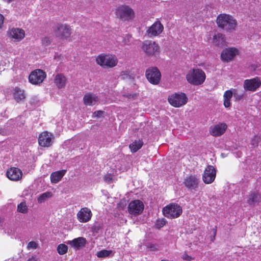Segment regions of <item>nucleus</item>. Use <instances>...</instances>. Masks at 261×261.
<instances>
[{"instance_id": "obj_1", "label": "nucleus", "mask_w": 261, "mask_h": 261, "mask_svg": "<svg viewBox=\"0 0 261 261\" xmlns=\"http://www.w3.org/2000/svg\"><path fill=\"white\" fill-rule=\"evenodd\" d=\"M204 72L200 69H193L189 71L186 75L188 82L193 85L198 86L203 84L205 80Z\"/></svg>"}, {"instance_id": "obj_2", "label": "nucleus", "mask_w": 261, "mask_h": 261, "mask_svg": "<svg viewBox=\"0 0 261 261\" xmlns=\"http://www.w3.org/2000/svg\"><path fill=\"white\" fill-rule=\"evenodd\" d=\"M217 23L219 27L227 31L234 30L237 24V22L233 17L226 14H221L218 16Z\"/></svg>"}, {"instance_id": "obj_3", "label": "nucleus", "mask_w": 261, "mask_h": 261, "mask_svg": "<svg viewBox=\"0 0 261 261\" xmlns=\"http://www.w3.org/2000/svg\"><path fill=\"white\" fill-rule=\"evenodd\" d=\"M96 63L104 68H113L118 63L117 57L111 54H101L96 59Z\"/></svg>"}, {"instance_id": "obj_4", "label": "nucleus", "mask_w": 261, "mask_h": 261, "mask_svg": "<svg viewBox=\"0 0 261 261\" xmlns=\"http://www.w3.org/2000/svg\"><path fill=\"white\" fill-rule=\"evenodd\" d=\"M162 212L166 217L174 219L180 216L182 213V208L178 204L171 203L164 207Z\"/></svg>"}, {"instance_id": "obj_5", "label": "nucleus", "mask_w": 261, "mask_h": 261, "mask_svg": "<svg viewBox=\"0 0 261 261\" xmlns=\"http://www.w3.org/2000/svg\"><path fill=\"white\" fill-rule=\"evenodd\" d=\"M116 14L118 17L123 21L132 20L134 17L133 10L125 5L119 7L116 10Z\"/></svg>"}, {"instance_id": "obj_6", "label": "nucleus", "mask_w": 261, "mask_h": 261, "mask_svg": "<svg viewBox=\"0 0 261 261\" xmlns=\"http://www.w3.org/2000/svg\"><path fill=\"white\" fill-rule=\"evenodd\" d=\"M141 48L148 56H155L160 53V47L158 44L150 40L144 41Z\"/></svg>"}, {"instance_id": "obj_7", "label": "nucleus", "mask_w": 261, "mask_h": 261, "mask_svg": "<svg viewBox=\"0 0 261 261\" xmlns=\"http://www.w3.org/2000/svg\"><path fill=\"white\" fill-rule=\"evenodd\" d=\"M187 97L183 93H175L168 97L169 102L175 107H179L187 102Z\"/></svg>"}, {"instance_id": "obj_8", "label": "nucleus", "mask_w": 261, "mask_h": 261, "mask_svg": "<svg viewBox=\"0 0 261 261\" xmlns=\"http://www.w3.org/2000/svg\"><path fill=\"white\" fill-rule=\"evenodd\" d=\"M145 74L148 81L153 85L158 84L161 80V74L156 67L149 68L146 70Z\"/></svg>"}, {"instance_id": "obj_9", "label": "nucleus", "mask_w": 261, "mask_h": 261, "mask_svg": "<svg viewBox=\"0 0 261 261\" xmlns=\"http://www.w3.org/2000/svg\"><path fill=\"white\" fill-rule=\"evenodd\" d=\"M46 76V73L42 70L36 69L31 72L29 80L33 85H39L43 82Z\"/></svg>"}, {"instance_id": "obj_10", "label": "nucleus", "mask_w": 261, "mask_h": 261, "mask_svg": "<svg viewBox=\"0 0 261 261\" xmlns=\"http://www.w3.org/2000/svg\"><path fill=\"white\" fill-rule=\"evenodd\" d=\"M54 139V135L52 133L45 131L39 135L38 143L42 147H48L53 144Z\"/></svg>"}, {"instance_id": "obj_11", "label": "nucleus", "mask_w": 261, "mask_h": 261, "mask_svg": "<svg viewBox=\"0 0 261 261\" xmlns=\"http://www.w3.org/2000/svg\"><path fill=\"white\" fill-rule=\"evenodd\" d=\"M261 85V81L258 77L251 79L245 80L244 82L243 87L245 91H255Z\"/></svg>"}, {"instance_id": "obj_12", "label": "nucleus", "mask_w": 261, "mask_h": 261, "mask_svg": "<svg viewBox=\"0 0 261 261\" xmlns=\"http://www.w3.org/2000/svg\"><path fill=\"white\" fill-rule=\"evenodd\" d=\"M143 203L139 200H135L131 201L128 206V212L135 216L141 214L144 210Z\"/></svg>"}, {"instance_id": "obj_13", "label": "nucleus", "mask_w": 261, "mask_h": 261, "mask_svg": "<svg viewBox=\"0 0 261 261\" xmlns=\"http://www.w3.org/2000/svg\"><path fill=\"white\" fill-rule=\"evenodd\" d=\"M7 35L15 42L20 41L24 37L25 32L22 29L12 28L8 30Z\"/></svg>"}, {"instance_id": "obj_14", "label": "nucleus", "mask_w": 261, "mask_h": 261, "mask_svg": "<svg viewBox=\"0 0 261 261\" xmlns=\"http://www.w3.org/2000/svg\"><path fill=\"white\" fill-rule=\"evenodd\" d=\"M216 170L211 165L208 166L205 169L202 175V179L204 183L206 184H211L215 179Z\"/></svg>"}, {"instance_id": "obj_15", "label": "nucleus", "mask_w": 261, "mask_h": 261, "mask_svg": "<svg viewBox=\"0 0 261 261\" xmlns=\"http://www.w3.org/2000/svg\"><path fill=\"white\" fill-rule=\"evenodd\" d=\"M163 29V24L159 21H156L148 29L147 34L149 37L157 36L161 34Z\"/></svg>"}, {"instance_id": "obj_16", "label": "nucleus", "mask_w": 261, "mask_h": 261, "mask_svg": "<svg viewBox=\"0 0 261 261\" xmlns=\"http://www.w3.org/2000/svg\"><path fill=\"white\" fill-rule=\"evenodd\" d=\"M227 128L225 123H219L210 127V133L214 137H219L222 135Z\"/></svg>"}, {"instance_id": "obj_17", "label": "nucleus", "mask_w": 261, "mask_h": 261, "mask_svg": "<svg viewBox=\"0 0 261 261\" xmlns=\"http://www.w3.org/2000/svg\"><path fill=\"white\" fill-rule=\"evenodd\" d=\"M199 178L195 175H190L185 179L184 184L190 191L196 190L198 187Z\"/></svg>"}, {"instance_id": "obj_18", "label": "nucleus", "mask_w": 261, "mask_h": 261, "mask_svg": "<svg viewBox=\"0 0 261 261\" xmlns=\"http://www.w3.org/2000/svg\"><path fill=\"white\" fill-rule=\"evenodd\" d=\"M92 216L91 210L88 207L82 208L77 214L78 220L82 223L88 222Z\"/></svg>"}, {"instance_id": "obj_19", "label": "nucleus", "mask_w": 261, "mask_h": 261, "mask_svg": "<svg viewBox=\"0 0 261 261\" xmlns=\"http://www.w3.org/2000/svg\"><path fill=\"white\" fill-rule=\"evenodd\" d=\"M6 175L10 180L17 181L21 178L22 172L19 168L12 167L7 170Z\"/></svg>"}, {"instance_id": "obj_20", "label": "nucleus", "mask_w": 261, "mask_h": 261, "mask_svg": "<svg viewBox=\"0 0 261 261\" xmlns=\"http://www.w3.org/2000/svg\"><path fill=\"white\" fill-rule=\"evenodd\" d=\"M238 50L234 48H228L223 50L221 53V59L225 61H229L238 54Z\"/></svg>"}, {"instance_id": "obj_21", "label": "nucleus", "mask_w": 261, "mask_h": 261, "mask_svg": "<svg viewBox=\"0 0 261 261\" xmlns=\"http://www.w3.org/2000/svg\"><path fill=\"white\" fill-rule=\"evenodd\" d=\"M87 243L86 239L83 237H79L74 239L71 241H68L67 243L70 245L75 250H79L81 248L85 247Z\"/></svg>"}, {"instance_id": "obj_22", "label": "nucleus", "mask_w": 261, "mask_h": 261, "mask_svg": "<svg viewBox=\"0 0 261 261\" xmlns=\"http://www.w3.org/2000/svg\"><path fill=\"white\" fill-rule=\"evenodd\" d=\"M56 33L62 38H67L71 33L70 27L66 24H61L58 27Z\"/></svg>"}, {"instance_id": "obj_23", "label": "nucleus", "mask_w": 261, "mask_h": 261, "mask_svg": "<svg viewBox=\"0 0 261 261\" xmlns=\"http://www.w3.org/2000/svg\"><path fill=\"white\" fill-rule=\"evenodd\" d=\"M83 100L86 105L93 106L97 102L98 98L96 95L89 93L85 95Z\"/></svg>"}, {"instance_id": "obj_24", "label": "nucleus", "mask_w": 261, "mask_h": 261, "mask_svg": "<svg viewBox=\"0 0 261 261\" xmlns=\"http://www.w3.org/2000/svg\"><path fill=\"white\" fill-rule=\"evenodd\" d=\"M66 173V170H61L53 172L50 175V180L52 183L56 184L61 180Z\"/></svg>"}, {"instance_id": "obj_25", "label": "nucleus", "mask_w": 261, "mask_h": 261, "mask_svg": "<svg viewBox=\"0 0 261 261\" xmlns=\"http://www.w3.org/2000/svg\"><path fill=\"white\" fill-rule=\"evenodd\" d=\"M67 79L62 74H58L55 78V83L59 88L65 86Z\"/></svg>"}, {"instance_id": "obj_26", "label": "nucleus", "mask_w": 261, "mask_h": 261, "mask_svg": "<svg viewBox=\"0 0 261 261\" xmlns=\"http://www.w3.org/2000/svg\"><path fill=\"white\" fill-rule=\"evenodd\" d=\"M213 42L217 46H222L225 44L224 36L220 33H218L214 35Z\"/></svg>"}, {"instance_id": "obj_27", "label": "nucleus", "mask_w": 261, "mask_h": 261, "mask_svg": "<svg viewBox=\"0 0 261 261\" xmlns=\"http://www.w3.org/2000/svg\"><path fill=\"white\" fill-rule=\"evenodd\" d=\"M260 198L259 195L257 192H252L249 195L247 202L249 205H253L255 203L257 202Z\"/></svg>"}, {"instance_id": "obj_28", "label": "nucleus", "mask_w": 261, "mask_h": 261, "mask_svg": "<svg viewBox=\"0 0 261 261\" xmlns=\"http://www.w3.org/2000/svg\"><path fill=\"white\" fill-rule=\"evenodd\" d=\"M143 145V142L141 140L134 141L132 143L129 144V147L133 152H137L140 149Z\"/></svg>"}, {"instance_id": "obj_29", "label": "nucleus", "mask_w": 261, "mask_h": 261, "mask_svg": "<svg viewBox=\"0 0 261 261\" xmlns=\"http://www.w3.org/2000/svg\"><path fill=\"white\" fill-rule=\"evenodd\" d=\"M14 99L19 102L25 98L24 91L18 87H16L14 89L13 94Z\"/></svg>"}, {"instance_id": "obj_30", "label": "nucleus", "mask_w": 261, "mask_h": 261, "mask_svg": "<svg viewBox=\"0 0 261 261\" xmlns=\"http://www.w3.org/2000/svg\"><path fill=\"white\" fill-rule=\"evenodd\" d=\"M112 252L113 251L112 250L103 249L97 252L96 256L99 258H104L110 256Z\"/></svg>"}, {"instance_id": "obj_31", "label": "nucleus", "mask_w": 261, "mask_h": 261, "mask_svg": "<svg viewBox=\"0 0 261 261\" xmlns=\"http://www.w3.org/2000/svg\"><path fill=\"white\" fill-rule=\"evenodd\" d=\"M68 250L67 246L63 244H61L57 247V251L59 254L63 255L65 254Z\"/></svg>"}, {"instance_id": "obj_32", "label": "nucleus", "mask_w": 261, "mask_h": 261, "mask_svg": "<svg viewBox=\"0 0 261 261\" xmlns=\"http://www.w3.org/2000/svg\"><path fill=\"white\" fill-rule=\"evenodd\" d=\"M51 194L50 192H45L41 194L38 198V201L41 203L43 202L47 198L50 197Z\"/></svg>"}, {"instance_id": "obj_33", "label": "nucleus", "mask_w": 261, "mask_h": 261, "mask_svg": "<svg viewBox=\"0 0 261 261\" xmlns=\"http://www.w3.org/2000/svg\"><path fill=\"white\" fill-rule=\"evenodd\" d=\"M236 91V90L233 89H231L230 90L226 91L223 95L224 99L230 100L231 98H232V94H233V92H234V94H235Z\"/></svg>"}, {"instance_id": "obj_34", "label": "nucleus", "mask_w": 261, "mask_h": 261, "mask_svg": "<svg viewBox=\"0 0 261 261\" xmlns=\"http://www.w3.org/2000/svg\"><path fill=\"white\" fill-rule=\"evenodd\" d=\"M17 210L19 212L25 213L27 212V206L25 202H21L18 205Z\"/></svg>"}, {"instance_id": "obj_35", "label": "nucleus", "mask_w": 261, "mask_h": 261, "mask_svg": "<svg viewBox=\"0 0 261 261\" xmlns=\"http://www.w3.org/2000/svg\"><path fill=\"white\" fill-rule=\"evenodd\" d=\"M166 223V220L163 218L162 219H158L155 223L156 228L160 229L163 227Z\"/></svg>"}, {"instance_id": "obj_36", "label": "nucleus", "mask_w": 261, "mask_h": 261, "mask_svg": "<svg viewBox=\"0 0 261 261\" xmlns=\"http://www.w3.org/2000/svg\"><path fill=\"white\" fill-rule=\"evenodd\" d=\"M133 41L132 36L130 35L127 34L124 37L123 40V42L125 45H129L131 44Z\"/></svg>"}, {"instance_id": "obj_37", "label": "nucleus", "mask_w": 261, "mask_h": 261, "mask_svg": "<svg viewBox=\"0 0 261 261\" xmlns=\"http://www.w3.org/2000/svg\"><path fill=\"white\" fill-rule=\"evenodd\" d=\"M37 244L34 241H31L28 244V249H36L37 247Z\"/></svg>"}, {"instance_id": "obj_38", "label": "nucleus", "mask_w": 261, "mask_h": 261, "mask_svg": "<svg viewBox=\"0 0 261 261\" xmlns=\"http://www.w3.org/2000/svg\"><path fill=\"white\" fill-rule=\"evenodd\" d=\"M103 113V112L101 111H96L93 113V117L94 118H100L102 116Z\"/></svg>"}, {"instance_id": "obj_39", "label": "nucleus", "mask_w": 261, "mask_h": 261, "mask_svg": "<svg viewBox=\"0 0 261 261\" xmlns=\"http://www.w3.org/2000/svg\"><path fill=\"white\" fill-rule=\"evenodd\" d=\"M5 232L7 233V234L9 236L12 237L14 234V231L12 228H7L5 229Z\"/></svg>"}, {"instance_id": "obj_40", "label": "nucleus", "mask_w": 261, "mask_h": 261, "mask_svg": "<svg viewBox=\"0 0 261 261\" xmlns=\"http://www.w3.org/2000/svg\"><path fill=\"white\" fill-rule=\"evenodd\" d=\"M43 44L46 46L50 44V40L48 37H45L42 40Z\"/></svg>"}, {"instance_id": "obj_41", "label": "nucleus", "mask_w": 261, "mask_h": 261, "mask_svg": "<svg viewBox=\"0 0 261 261\" xmlns=\"http://www.w3.org/2000/svg\"><path fill=\"white\" fill-rule=\"evenodd\" d=\"M104 180L106 182H109V183L111 182L112 180V177L111 175L108 174V175H106V176H105Z\"/></svg>"}, {"instance_id": "obj_42", "label": "nucleus", "mask_w": 261, "mask_h": 261, "mask_svg": "<svg viewBox=\"0 0 261 261\" xmlns=\"http://www.w3.org/2000/svg\"><path fill=\"white\" fill-rule=\"evenodd\" d=\"M230 100V99H224V105L225 107L228 108L230 106L231 103Z\"/></svg>"}, {"instance_id": "obj_43", "label": "nucleus", "mask_w": 261, "mask_h": 261, "mask_svg": "<svg viewBox=\"0 0 261 261\" xmlns=\"http://www.w3.org/2000/svg\"><path fill=\"white\" fill-rule=\"evenodd\" d=\"M148 247L152 251H155L158 250V246L155 244H150Z\"/></svg>"}, {"instance_id": "obj_44", "label": "nucleus", "mask_w": 261, "mask_h": 261, "mask_svg": "<svg viewBox=\"0 0 261 261\" xmlns=\"http://www.w3.org/2000/svg\"><path fill=\"white\" fill-rule=\"evenodd\" d=\"M127 77L130 78V76L126 72L123 71L121 74V78L122 79H127Z\"/></svg>"}, {"instance_id": "obj_45", "label": "nucleus", "mask_w": 261, "mask_h": 261, "mask_svg": "<svg viewBox=\"0 0 261 261\" xmlns=\"http://www.w3.org/2000/svg\"><path fill=\"white\" fill-rule=\"evenodd\" d=\"M182 258L185 259V260H191L192 258L191 256L188 255L186 253H185L183 255H182Z\"/></svg>"}, {"instance_id": "obj_46", "label": "nucleus", "mask_w": 261, "mask_h": 261, "mask_svg": "<svg viewBox=\"0 0 261 261\" xmlns=\"http://www.w3.org/2000/svg\"><path fill=\"white\" fill-rule=\"evenodd\" d=\"M4 19V18L3 15L0 14V28H2V26L3 24Z\"/></svg>"}, {"instance_id": "obj_47", "label": "nucleus", "mask_w": 261, "mask_h": 261, "mask_svg": "<svg viewBox=\"0 0 261 261\" xmlns=\"http://www.w3.org/2000/svg\"><path fill=\"white\" fill-rule=\"evenodd\" d=\"M3 223V219L0 217V226H2Z\"/></svg>"}, {"instance_id": "obj_48", "label": "nucleus", "mask_w": 261, "mask_h": 261, "mask_svg": "<svg viewBox=\"0 0 261 261\" xmlns=\"http://www.w3.org/2000/svg\"><path fill=\"white\" fill-rule=\"evenodd\" d=\"M28 261H37L35 258H29Z\"/></svg>"}, {"instance_id": "obj_49", "label": "nucleus", "mask_w": 261, "mask_h": 261, "mask_svg": "<svg viewBox=\"0 0 261 261\" xmlns=\"http://www.w3.org/2000/svg\"><path fill=\"white\" fill-rule=\"evenodd\" d=\"M4 133V129L0 127V134H2Z\"/></svg>"}, {"instance_id": "obj_50", "label": "nucleus", "mask_w": 261, "mask_h": 261, "mask_svg": "<svg viewBox=\"0 0 261 261\" xmlns=\"http://www.w3.org/2000/svg\"><path fill=\"white\" fill-rule=\"evenodd\" d=\"M1 144L2 145V146H3L6 144V143L5 142H2L1 143Z\"/></svg>"}, {"instance_id": "obj_51", "label": "nucleus", "mask_w": 261, "mask_h": 261, "mask_svg": "<svg viewBox=\"0 0 261 261\" xmlns=\"http://www.w3.org/2000/svg\"><path fill=\"white\" fill-rule=\"evenodd\" d=\"M215 239V237H214L213 239L212 240V241H214V240Z\"/></svg>"}]
</instances>
